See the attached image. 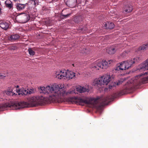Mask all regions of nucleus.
<instances>
[{
    "mask_svg": "<svg viewBox=\"0 0 148 148\" xmlns=\"http://www.w3.org/2000/svg\"><path fill=\"white\" fill-rule=\"evenodd\" d=\"M63 85L54 84L41 86L40 87L41 93L49 95V99L52 101L62 102L65 101V96L68 94H76L75 90L66 92Z\"/></svg>",
    "mask_w": 148,
    "mask_h": 148,
    "instance_id": "1",
    "label": "nucleus"
},
{
    "mask_svg": "<svg viewBox=\"0 0 148 148\" xmlns=\"http://www.w3.org/2000/svg\"><path fill=\"white\" fill-rule=\"evenodd\" d=\"M110 97L108 96L96 99L93 98H86L82 99L80 97H71L68 98V101L72 103L83 105V104H91L94 106H95L97 103H100V105L104 106L108 104L110 101Z\"/></svg>",
    "mask_w": 148,
    "mask_h": 148,
    "instance_id": "2",
    "label": "nucleus"
},
{
    "mask_svg": "<svg viewBox=\"0 0 148 148\" xmlns=\"http://www.w3.org/2000/svg\"><path fill=\"white\" fill-rule=\"evenodd\" d=\"M111 80L110 75L105 74L94 79L92 84L95 87L100 88L107 85Z\"/></svg>",
    "mask_w": 148,
    "mask_h": 148,
    "instance_id": "3",
    "label": "nucleus"
},
{
    "mask_svg": "<svg viewBox=\"0 0 148 148\" xmlns=\"http://www.w3.org/2000/svg\"><path fill=\"white\" fill-rule=\"evenodd\" d=\"M108 66V62L106 60L99 59L92 63L90 68L92 70H99L100 68L106 69Z\"/></svg>",
    "mask_w": 148,
    "mask_h": 148,
    "instance_id": "4",
    "label": "nucleus"
},
{
    "mask_svg": "<svg viewBox=\"0 0 148 148\" xmlns=\"http://www.w3.org/2000/svg\"><path fill=\"white\" fill-rule=\"evenodd\" d=\"M28 90H25L23 89L21 90H17V88L14 87L12 89H9L8 90L5 91L3 92L4 95H8L13 96L14 95H17V94L18 95H26L28 93L30 94L32 92L29 91L28 92Z\"/></svg>",
    "mask_w": 148,
    "mask_h": 148,
    "instance_id": "5",
    "label": "nucleus"
},
{
    "mask_svg": "<svg viewBox=\"0 0 148 148\" xmlns=\"http://www.w3.org/2000/svg\"><path fill=\"white\" fill-rule=\"evenodd\" d=\"M132 66V63H130L129 60L127 61L121 62L119 64L117 65L115 68V71H117L121 72L125 70L129 69Z\"/></svg>",
    "mask_w": 148,
    "mask_h": 148,
    "instance_id": "6",
    "label": "nucleus"
},
{
    "mask_svg": "<svg viewBox=\"0 0 148 148\" xmlns=\"http://www.w3.org/2000/svg\"><path fill=\"white\" fill-rule=\"evenodd\" d=\"M43 98L42 97L34 96L31 98L30 102L32 105L36 106L41 104L43 102Z\"/></svg>",
    "mask_w": 148,
    "mask_h": 148,
    "instance_id": "7",
    "label": "nucleus"
},
{
    "mask_svg": "<svg viewBox=\"0 0 148 148\" xmlns=\"http://www.w3.org/2000/svg\"><path fill=\"white\" fill-rule=\"evenodd\" d=\"M66 70H59L56 72L55 76L56 78L60 79L66 78Z\"/></svg>",
    "mask_w": 148,
    "mask_h": 148,
    "instance_id": "8",
    "label": "nucleus"
},
{
    "mask_svg": "<svg viewBox=\"0 0 148 148\" xmlns=\"http://www.w3.org/2000/svg\"><path fill=\"white\" fill-rule=\"evenodd\" d=\"M26 4L30 8H34L38 5V0H29Z\"/></svg>",
    "mask_w": 148,
    "mask_h": 148,
    "instance_id": "9",
    "label": "nucleus"
},
{
    "mask_svg": "<svg viewBox=\"0 0 148 148\" xmlns=\"http://www.w3.org/2000/svg\"><path fill=\"white\" fill-rule=\"evenodd\" d=\"M15 109H19L21 108H23L27 106L26 103L24 102H21L19 103H16L13 105Z\"/></svg>",
    "mask_w": 148,
    "mask_h": 148,
    "instance_id": "10",
    "label": "nucleus"
},
{
    "mask_svg": "<svg viewBox=\"0 0 148 148\" xmlns=\"http://www.w3.org/2000/svg\"><path fill=\"white\" fill-rule=\"evenodd\" d=\"M124 78L121 79L118 81L116 82H112L111 83L109 86V88L110 89H112L113 87H115L116 86H118L121 84L122 82L124 81Z\"/></svg>",
    "mask_w": 148,
    "mask_h": 148,
    "instance_id": "11",
    "label": "nucleus"
},
{
    "mask_svg": "<svg viewBox=\"0 0 148 148\" xmlns=\"http://www.w3.org/2000/svg\"><path fill=\"white\" fill-rule=\"evenodd\" d=\"M77 0H68L66 4L67 5L71 8L75 7L77 4Z\"/></svg>",
    "mask_w": 148,
    "mask_h": 148,
    "instance_id": "12",
    "label": "nucleus"
},
{
    "mask_svg": "<svg viewBox=\"0 0 148 148\" xmlns=\"http://www.w3.org/2000/svg\"><path fill=\"white\" fill-rule=\"evenodd\" d=\"M66 79L68 80L73 78L75 76V73L72 71H69L68 70L66 71Z\"/></svg>",
    "mask_w": 148,
    "mask_h": 148,
    "instance_id": "13",
    "label": "nucleus"
},
{
    "mask_svg": "<svg viewBox=\"0 0 148 148\" xmlns=\"http://www.w3.org/2000/svg\"><path fill=\"white\" fill-rule=\"evenodd\" d=\"M139 69L143 71L148 70V59L146 62L141 64L139 66Z\"/></svg>",
    "mask_w": 148,
    "mask_h": 148,
    "instance_id": "14",
    "label": "nucleus"
},
{
    "mask_svg": "<svg viewBox=\"0 0 148 148\" xmlns=\"http://www.w3.org/2000/svg\"><path fill=\"white\" fill-rule=\"evenodd\" d=\"M76 91L79 93L88 92L89 90L84 87L79 86L76 88Z\"/></svg>",
    "mask_w": 148,
    "mask_h": 148,
    "instance_id": "15",
    "label": "nucleus"
},
{
    "mask_svg": "<svg viewBox=\"0 0 148 148\" xmlns=\"http://www.w3.org/2000/svg\"><path fill=\"white\" fill-rule=\"evenodd\" d=\"M9 25L5 21L0 22V27L2 29L6 30L9 27Z\"/></svg>",
    "mask_w": 148,
    "mask_h": 148,
    "instance_id": "16",
    "label": "nucleus"
},
{
    "mask_svg": "<svg viewBox=\"0 0 148 148\" xmlns=\"http://www.w3.org/2000/svg\"><path fill=\"white\" fill-rule=\"evenodd\" d=\"M105 28L107 29H112L114 27V25L112 23L108 22L104 24Z\"/></svg>",
    "mask_w": 148,
    "mask_h": 148,
    "instance_id": "17",
    "label": "nucleus"
},
{
    "mask_svg": "<svg viewBox=\"0 0 148 148\" xmlns=\"http://www.w3.org/2000/svg\"><path fill=\"white\" fill-rule=\"evenodd\" d=\"M11 105L8 103L0 104V111L4 110L8 107H11Z\"/></svg>",
    "mask_w": 148,
    "mask_h": 148,
    "instance_id": "18",
    "label": "nucleus"
},
{
    "mask_svg": "<svg viewBox=\"0 0 148 148\" xmlns=\"http://www.w3.org/2000/svg\"><path fill=\"white\" fill-rule=\"evenodd\" d=\"M116 49L114 47H111L107 49V52L109 54H112L115 53Z\"/></svg>",
    "mask_w": 148,
    "mask_h": 148,
    "instance_id": "19",
    "label": "nucleus"
},
{
    "mask_svg": "<svg viewBox=\"0 0 148 148\" xmlns=\"http://www.w3.org/2000/svg\"><path fill=\"white\" fill-rule=\"evenodd\" d=\"M20 37L19 35L17 34H14L10 35L9 39L12 41H14L18 39Z\"/></svg>",
    "mask_w": 148,
    "mask_h": 148,
    "instance_id": "20",
    "label": "nucleus"
},
{
    "mask_svg": "<svg viewBox=\"0 0 148 148\" xmlns=\"http://www.w3.org/2000/svg\"><path fill=\"white\" fill-rule=\"evenodd\" d=\"M142 58L140 57H137L133 58V59H130L129 60L130 61V63H132V65L134 63L138 62L140 60H141Z\"/></svg>",
    "mask_w": 148,
    "mask_h": 148,
    "instance_id": "21",
    "label": "nucleus"
},
{
    "mask_svg": "<svg viewBox=\"0 0 148 148\" xmlns=\"http://www.w3.org/2000/svg\"><path fill=\"white\" fill-rule=\"evenodd\" d=\"M133 9L132 6L131 5H127L125 8V12L127 13L131 12Z\"/></svg>",
    "mask_w": 148,
    "mask_h": 148,
    "instance_id": "22",
    "label": "nucleus"
},
{
    "mask_svg": "<svg viewBox=\"0 0 148 148\" xmlns=\"http://www.w3.org/2000/svg\"><path fill=\"white\" fill-rule=\"evenodd\" d=\"M147 72H145L144 74H142L140 75H139L136 76L134 77V78H133V81L134 82H136V81L138 80V79H142V78L141 77L143 75H145V74H147Z\"/></svg>",
    "mask_w": 148,
    "mask_h": 148,
    "instance_id": "23",
    "label": "nucleus"
},
{
    "mask_svg": "<svg viewBox=\"0 0 148 148\" xmlns=\"http://www.w3.org/2000/svg\"><path fill=\"white\" fill-rule=\"evenodd\" d=\"M26 5V4H22L18 3L16 7L17 9L18 10H22L24 9Z\"/></svg>",
    "mask_w": 148,
    "mask_h": 148,
    "instance_id": "24",
    "label": "nucleus"
},
{
    "mask_svg": "<svg viewBox=\"0 0 148 148\" xmlns=\"http://www.w3.org/2000/svg\"><path fill=\"white\" fill-rule=\"evenodd\" d=\"M148 48V44H146L142 45L138 48L139 50H146Z\"/></svg>",
    "mask_w": 148,
    "mask_h": 148,
    "instance_id": "25",
    "label": "nucleus"
},
{
    "mask_svg": "<svg viewBox=\"0 0 148 148\" xmlns=\"http://www.w3.org/2000/svg\"><path fill=\"white\" fill-rule=\"evenodd\" d=\"M28 51L29 54L31 56H34L35 54V52L33 51L32 49L31 48H29L28 49Z\"/></svg>",
    "mask_w": 148,
    "mask_h": 148,
    "instance_id": "26",
    "label": "nucleus"
},
{
    "mask_svg": "<svg viewBox=\"0 0 148 148\" xmlns=\"http://www.w3.org/2000/svg\"><path fill=\"white\" fill-rule=\"evenodd\" d=\"M129 52L128 51H124L121 54V56L123 58L127 56Z\"/></svg>",
    "mask_w": 148,
    "mask_h": 148,
    "instance_id": "27",
    "label": "nucleus"
},
{
    "mask_svg": "<svg viewBox=\"0 0 148 148\" xmlns=\"http://www.w3.org/2000/svg\"><path fill=\"white\" fill-rule=\"evenodd\" d=\"M6 6L9 9H10L13 7V4L12 2V3L7 4V5H6Z\"/></svg>",
    "mask_w": 148,
    "mask_h": 148,
    "instance_id": "28",
    "label": "nucleus"
},
{
    "mask_svg": "<svg viewBox=\"0 0 148 148\" xmlns=\"http://www.w3.org/2000/svg\"><path fill=\"white\" fill-rule=\"evenodd\" d=\"M79 18L77 17H76L74 18V21L75 22L78 23L79 21H78V19Z\"/></svg>",
    "mask_w": 148,
    "mask_h": 148,
    "instance_id": "29",
    "label": "nucleus"
},
{
    "mask_svg": "<svg viewBox=\"0 0 148 148\" xmlns=\"http://www.w3.org/2000/svg\"><path fill=\"white\" fill-rule=\"evenodd\" d=\"M16 48V47L13 46H11L9 47V49L10 50H15Z\"/></svg>",
    "mask_w": 148,
    "mask_h": 148,
    "instance_id": "30",
    "label": "nucleus"
},
{
    "mask_svg": "<svg viewBox=\"0 0 148 148\" xmlns=\"http://www.w3.org/2000/svg\"><path fill=\"white\" fill-rule=\"evenodd\" d=\"M9 3H12V2L10 0H7L5 1V5H6L7 4Z\"/></svg>",
    "mask_w": 148,
    "mask_h": 148,
    "instance_id": "31",
    "label": "nucleus"
},
{
    "mask_svg": "<svg viewBox=\"0 0 148 148\" xmlns=\"http://www.w3.org/2000/svg\"><path fill=\"white\" fill-rule=\"evenodd\" d=\"M112 62V60H108V64H111V63Z\"/></svg>",
    "mask_w": 148,
    "mask_h": 148,
    "instance_id": "32",
    "label": "nucleus"
},
{
    "mask_svg": "<svg viewBox=\"0 0 148 148\" xmlns=\"http://www.w3.org/2000/svg\"><path fill=\"white\" fill-rule=\"evenodd\" d=\"M3 13V12L2 11V8H0V15H1Z\"/></svg>",
    "mask_w": 148,
    "mask_h": 148,
    "instance_id": "33",
    "label": "nucleus"
},
{
    "mask_svg": "<svg viewBox=\"0 0 148 148\" xmlns=\"http://www.w3.org/2000/svg\"><path fill=\"white\" fill-rule=\"evenodd\" d=\"M69 15V14H68L66 15H64V16H65L66 17H67Z\"/></svg>",
    "mask_w": 148,
    "mask_h": 148,
    "instance_id": "34",
    "label": "nucleus"
},
{
    "mask_svg": "<svg viewBox=\"0 0 148 148\" xmlns=\"http://www.w3.org/2000/svg\"><path fill=\"white\" fill-rule=\"evenodd\" d=\"M0 76H2L3 77H5V76H3H3L2 75H0Z\"/></svg>",
    "mask_w": 148,
    "mask_h": 148,
    "instance_id": "35",
    "label": "nucleus"
}]
</instances>
